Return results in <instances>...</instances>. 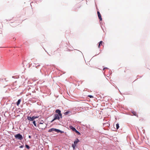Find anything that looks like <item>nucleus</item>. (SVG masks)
<instances>
[{
  "label": "nucleus",
  "instance_id": "nucleus-11",
  "mask_svg": "<svg viewBox=\"0 0 150 150\" xmlns=\"http://www.w3.org/2000/svg\"><path fill=\"white\" fill-rule=\"evenodd\" d=\"M72 112L71 111H67L66 112L64 113V115H68L69 114L71 113Z\"/></svg>",
  "mask_w": 150,
  "mask_h": 150
},
{
  "label": "nucleus",
  "instance_id": "nucleus-37",
  "mask_svg": "<svg viewBox=\"0 0 150 150\" xmlns=\"http://www.w3.org/2000/svg\"><path fill=\"white\" fill-rule=\"evenodd\" d=\"M119 92H120V93H121V92H120V91H119Z\"/></svg>",
  "mask_w": 150,
  "mask_h": 150
},
{
  "label": "nucleus",
  "instance_id": "nucleus-6",
  "mask_svg": "<svg viewBox=\"0 0 150 150\" xmlns=\"http://www.w3.org/2000/svg\"><path fill=\"white\" fill-rule=\"evenodd\" d=\"M57 129L54 128H52L49 129L48 132H51L52 131H55L56 132V131L57 130Z\"/></svg>",
  "mask_w": 150,
  "mask_h": 150
},
{
  "label": "nucleus",
  "instance_id": "nucleus-23",
  "mask_svg": "<svg viewBox=\"0 0 150 150\" xmlns=\"http://www.w3.org/2000/svg\"><path fill=\"white\" fill-rule=\"evenodd\" d=\"M88 96L91 98H93V96L91 95H89Z\"/></svg>",
  "mask_w": 150,
  "mask_h": 150
},
{
  "label": "nucleus",
  "instance_id": "nucleus-2",
  "mask_svg": "<svg viewBox=\"0 0 150 150\" xmlns=\"http://www.w3.org/2000/svg\"><path fill=\"white\" fill-rule=\"evenodd\" d=\"M39 117V116H33L32 117L28 116L27 117V119L28 120L30 121H32L33 120H34L36 118H38Z\"/></svg>",
  "mask_w": 150,
  "mask_h": 150
},
{
  "label": "nucleus",
  "instance_id": "nucleus-25",
  "mask_svg": "<svg viewBox=\"0 0 150 150\" xmlns=\"http://www.w3.org/2000/svg\"><path fill=\"white\" fill-rule=\"evenodd\" d=\"M24 147V145H21V146H19V148H22Z\"/></svg>",
  "mask_w": 150,
  "mask_h": 150
},
{
  "label": "nucleus",
  "instance_id": "nucleus-24",
  "mask_svg": "<svg viewBox=\"0 0 150 150\" xmlns=\"http://www.w3.org/2000/svg\"><path fill=\"white\" fill-rule=\"evenodd\" d=\"M60 131V130L58 129H57L56 132L57 133H59V132Z\"/></svg>",
  "mask_w": 150,
  "mask_h": 150
},
{
  "label": "nucleus",
  "instance_id": "nucleus-1",
  "mask_svg": "<svg viewBox=\"0 0 150 150\" xmlns=\"http://www.w3.org/2000/svg\"><path fill=\"white\" fill-rule=\"evenodd\" d=\"M14 137L16 139L21 140L23 139V136L20 133H18L15 135Z\"/></svg>",
  "mask_w": 150,
  "mask_h": 150
},
{
  "label": "nucleus",
  "instance_id": "nucleus-16",
  "mask_svg": "<svg viewBox=\"0 0 150 150\" xmlns=\"http://www.w3.org/2000/svg\"><path fill=\"white\" fill-rule=\"evenodd\" d=\"M103 126H109L110 125V124L108 123H105L103 124Z\"/></svg>",
  "mask_w": 150,
  "mask_h": 150
},
{
  "label": "nucleus",
  "instance_id": "nucleus-3",
  "mask_svg": "<svg viewBox=\"0 0 150 150\" xmlns=\"http://www.w3.org/2000/svg\"><path fill=\"white\" fill-rule=\"evenodd\" d=\"M54 119L55 120H59L60 119L59 115L57 114H55L54 115Z\"/></svg>",
  "mask_w": 150,
  "mask_h": 150
},
{
  "label": "nucleus",
  "instance_id": "nucleus-4",
  "mask_svg": "<svg viewBox=\"0 0 150 150\" xmlns=\"http://www.w3.org/2000/svg\"><path fill=\"white\" fill-rule=\"evenodd\" d=\"M80 142L79 140L77 138H76L75 140L74 141L73 144L77 146V144L78 143Z\"/></svg>",
  "mask_w": 150,
  "mask_h": 150
},
{
  "label": "nucleus",
  "instance_id": "nucleus-19",
  "mask_svg": "<svg viewBox=\"0 0 150 150\" xmlns=\"http://www.w3.org/2000/svg\"><path fill=\"white\" fill-rule=\"evenodd\" d=\"M25 147L27 149H29L30 148V146L28 144H25Z\"/></svg>",
  "mask_w": 150,
  "mask_h": 150
},
{
  "label": "nucleus",
  "instance_id": "nucleus-21",
  "mask_svg": "<svg viewBox=\"0 0 150 150\" xmlns=\"http://www.w3.org/2000/svg\"><path fill=\"white\" fill-rule=\"evenodd\" d=\"M38 149H39V150H43V148H42L41 146L40 147V146H39L38 147Z\"/></svg>",
  "mask_w": 150,
  "mask_h": 150
},
{
  "label": "nucleus",
  "instance_id": "nucleus-20",
  "mask_svg": "<svg viewBox=\"0 0 150 150\" xmlns=\"http://www.w3.org/2000/svg\"><path fill=\"white\" fill-rule=\"evenodd\" d=\"M44 123V121L43 120H42L39 122V124H43Z\"/></svg>",
  "mask_w": 150,
  "mask_h": 150
},
{
  "label": "nucleus",
  "instance_id": "nucleus-31",
  "mask_svg": "<svg viewBox=\"0 0 150 150\" xmlns=\"http://www.w3.org/2000/svg\"><path fill=\"white\" fill-rule=\"evenodd\" d=\"M15 76H12V78H15Z\"/></svg>",
  "mask_w": 150,
  "mask_h": 150
},
{
  "label": "nucleus",
  "instance_id": "nucleus-35",
  "mask_svg": "<svg viewBox=\"0 0 150 150\" xmlns=\"http://www.w3.org/2000/svg\"><path fill=\"white\" fill-rule=\"evenodd\" d=\"M5 80L6 81V79H5Z\"/></svg>",
  "mask_w": 150,
  "mask_h": 150
},
{
  "label": "nucleus",
  "instance_id": "nucleus-34",
  "mask_svg": "<svg viewBox=\"0 0 150 150\" xmlns=\"http://www.w3.org/2000/svg\"><path fill=\"white\" fill-rule=\"evenodd\" d=\"M16 81H15L13 83V84H14V83H16Z\"/></svg>",
  "mask_w": 150,
  "mask_h": 150
},
{
  "label": "nucleus",
  "instance_id": "nucleus-32",
  "mask_svg": "<svg viewBox=\"0 0 150 150\" xmlns=\"http://www.w3.org/2000/svg\"><path fill=\"white\" fill-rule=\"evenodd\" d=\"M45 128H41V129H42V130H44L45 129Z\"/></svg>",
  "mask_w": 150,
  "mask_h": 150
},
{
  "label": "nucleus",
  "instance_id": "nucleus-14",
  "mask_svg": "<svg viewBox=\"0 0 150 150\" xmlns=\"http://www.w3.org/2000/svg\"><path fill=\"white\" fill-rule=\"evenodd\" d=\"M32 123L34 125L35 127H37V125H36V121L35 120H33L32 121Z\"/></svg>",
  "mask_w": 150,
  "mask_h": 150
},
{
  "label": "nucleus",
  "instance_id": "nucleus-29",
  "mask_svg": "<svg viewBox=\"0 0 150 150\" xmlns=\"http://www.w3.org/2000/svg\"><path fill=\"white\" fill-rule=\"evenodd\" d=\"M28 137H29V138L30 139V138H31V136H30V135H29V136H28Z\"/></svg>",
  "mask_w": 150,
  "mask_h": 150
},
{
  "label": "nucleus",
  "instance_id": "nucleus-5",
  "mask_svg": "<svg viewBox=\"0 0 150 150\" xmlns=\"http://www.w3.org/2000/svg\"><path fill=\"white\" fill-rule=\"evenodd\" d=\"M97 14L98 18L100 21H101L102 20V18L101 16V14H100V12L99 11H97Z\"/></svg>",
  "mask_w": 150,
  "mask_h": 150
},
{
  "label": "nucleus",
  "instance_id": "nucleus-15",
  "mask_svg": "<svg viewBox=\"0 0 150 150\" xmlns=\"http://www.w3.org/2000/svg\"><path fill=\"white\" fill-rule=\"evenodd\" d=\"M103 42L102 41H100L99 42V45H98V47L99 48L100 47V46L101 45H102V44H103Z\"/></svg>",
  "mask_w": 150,
  "mask_h": 150
},
{
  "label": "nucleus",
  "instance_id": "nucleus-7",
  "mask_svg": "<svg viewBox=\"0 0 150 150\" xmlns=\"http://www.w3.org/2000/svg\"><path fill=\"white\" fill-rule=\"evenodd\" d=\"M69 127L74 132H75L76 129L75 127L71 125Z\"/></svg>",
  "mask_w": 150,
  "mask_h": 150
},
{
  "label": "nucleus",
  "instance_id": "nucleus-33",
  "mask_svg": "<svg viewBox=\"0 0 150 150\" xmlns=\"http://www.w3.org/2000/svg\"><path fill=\"white\" fill-rule=\"evenodd\" d=\"M39 125H37V127H39Z\"/></svg>",
  "mask_w": 150,
  "mask_h": 150
},
{
  "label": "nucleus",
  "instance_id": "nucleus-13",
  "mask_svg": "<svg viewBox=\"0 0 150 150\" xmlns=\"http://www.w3.org/2000/svg\"><path fill=\"white\" fill-rule=\"evenodd\" d=\"M72 147L73 148L74 150H75L76 149V148H77V146L73 144H72Z\"/></svg>",
  "mask_w": 150,
  "mask_h": 150
},
{
  "label": "nucleus",
  "instance_id": "nucleus-8",
  "mask_svg": "<svg viewBox=\"0 0 150 150\" xmlns=\"http://www.w3.org/2000/svg\"><path fill=\"white\" fill-rule=\"evenodd\" d=\"M40 65L39 64H35L34 63V65H33V66L34 67H35L36 68H38L40 66Z\"/></svg>",
  "mask_w": 150,
  "mask_h": 150
},
{
  "label": "nucleus",
  "instance_id": "nucleus-9",
  "mask_svg": "<svg viewBox=\"0 0 150 150\" xmlns=\"http://www.w3.org/2000/svg\"><path fill=\"white\" fill-rule=\"evenodd\" d=\"M55 112L57 114H59L61 113V111L59 109H57L55 111Z\"/></svg>",
  "mask_w": 150,
  "mask_h": 150
},
{
  "label": "nucleus",
  "instance_id": "nucleus-27",
  "mask_svg": "<svg viewBox=\"0 0 150 150\" xmlns=\"http://www.w3.org/2000/svg\"><path fill=\"white\" fill-rule=\"evenodd\" d=\"M64 132L62 131V130H60V131L59 132V133H62Z\"/></svg>",
  "mask_w": 150,
  "mask_h": 150
},
{
  "label": "nucleus",
  "instance_id": "nucleus-38",
  "mask_svg": "<svg viewBox=\"0 0 150 150\" xmlns=\"http://www.w3.org/2000/svg\"><path fill=\"white\" fill-rule=\"evenodd\" d=\"M119 92H120V93H121V92H120V91H119Z\"/></svg>",
  "mask_w": 150,
  "mask_h": 150
},
{
  "label": "nucleus",
  "instance_id": "nucleus-26",
  "mask_svg": "<svg viewBox=\"0 0 150 150\" xmlns=\"http://www.w3.org/2000/svg\"><path fill=\"white\" fill-rule=\"evenodd\" d=\"M108 68L107 67H104L103 68V70H104L105 69H108Z\"/></svg>",
  "mask_w": 150,
  "mask_h": 150
},
{
  "label": "nucleus",
  "instance_id": "nucleus-12",
  "mask_svg": "<svg viewBox=\"0 0 150 150\" xmlns=\"http://www.w3.org/2000/svg\"><path fill=\"white\" fill-rule=\"evenodd\" d=\"M132 113L133 114V115L134 116H136L138 117V115L137 114L136 112L134 110H132L131 111Z\"/></svg>",
  "mask_w": 150,
  "mask_h": 150
},
{
  "label": "nucleus",
  "instance_id": "nucleus-17",
  "mask_svg": "<svg viewBox=\"0 0 150 150\" xmlns=\"http://www.w3.org/2000/svg\"><path fill=\"white\" fill-rule=\"evenodd\" d=\"M116 129H119V124L118 123H117L116 124Z\"/></svg>",
  "mask_w": 150,
  "mask_h": 150
},
{
  "label": "nucleus",
  "instance_id": "nucleus-18",
  "mask_svg": "<svg viewBox=\"0 0 150 150\" xmlns=\"http://www.w3.org/2000/svg\"><path fill=\"white\" fill-rule=\"evenodd\" d=\"M75 132L76 134H77L79 135H81V133L78 131H77L76 129L75 131L74 132Z\"/></svg>",
  "mask_w": 150,
  "mask_h": 150
},
{
  "label": "nucleus",
  "instance_id": "nucleus-22",
  "mask_svg": "<svg viewBox=\"0 0 150 150\" xmlns=\"http://www.w3.org/2000/svg\"><path fill=\"white\" fill-rule=\"evenodd\" d=\"M59 118H62V114L61 113L59 114Z\"/></svg>",
  "mask_w": 150,
  "mask_h": 150
},
{
  "label": "nucleus",
  "instance_id": "nucleus-36",
  "mask_svg": "<svg viewBox=\"0 0 150 150\" xmlns=\"http://www.w3.org/2000/svg\"><path fill=\"white\" fill-rule=\"evenodd\" d=\"M119 92H120V93H121V92H120V91H119Z\"/></svg>",
  "mask_w": 150,
  "mask_h": 150
},
{
  "label": "nucleus",
  "instance_id": "nucleus-28",
  "mask_svg": "<svg viewBox=\"0 0 150 150\" xmlns=\"http://www.w3.org/2000/svg\"><path fill=\"white\" fill-rule=\"evenodd\" d=\"M56 120H54V118L53 119V120L51 121V123H52V122H53L54 121Z\"/></svg>",
  "mask_w": 150,
  "mask_h": 150
},
{
  "label": "nucleus",
  "instance_id": "nucleus-30",
  "mask_svg": "<svg viewBox=\"0 0 150 150\" xmlns=\"http://www.w3.org/2000/svg\"><path fill=\"white\" fill-rule=\"evenodd\" d=\"M33 93H35V90H34L32 92Z\"/></svg>",
  "mask_w": 150,
  "mask_h": 150
},
{
  "label": "nucleus",
  "instance_id": "nucleus-10",
  "mask_svg": "<svg viewBox=\"0 0 150 150\" xmlns=\"http://www.w3.org/2000/svg\"><path fill=\"white\" fill-rule=\"evenodd\" d=\"M21 101V99H19L16 103V105L18 106L20 104Z\"/></svg>",
  "mask_w": 150,
  "mask_h": 150
}]
</instances>
